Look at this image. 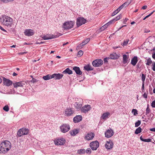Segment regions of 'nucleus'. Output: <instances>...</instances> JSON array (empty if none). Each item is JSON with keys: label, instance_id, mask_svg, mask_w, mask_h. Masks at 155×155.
<instances>
[{"label": "nucleus", "instance_id": "473e14b6", "mask_svg": "<svg viewBox=\"0 0 155 155\" xmlns=\"http://www.w3.org/2000/svg\"><path fill=\"white\" fill-rule=\"evenodd\" d=\"M123 62L124 64H125L127 62L128 57L126 54H124L123 55Z\"/></svg>", "mask_w": 155, "mask_h": 155}, {"label": "nucleus", "instance_id": "0e129e2a", "mask_svg": "<svg viewBox=\"0 0 155 155\" xmlns=\"http://www.w3.org/2000/svg\"><path fill=\"white\" fill-rule=\"evenodd\" d=\"M152 57L153 59L155 60V53L152 54Z\"/></svg>", "mask_w": 155, "mask_h": 155}, {"label": "nucleus", "instance_id": "b1692460", "mask_svg": "<svg viewBox=\"0 0 155 155\" xmlns=\"http://www.w3.org/2000/svg\"><path fill=\"white\" fill-rule=\"evenodd\" d=\"M122 17V15L121 14H120L118 16H117V17H116L115 18H114L113 19L109 21L108 22V23H110L111 24H112L113 23H114L115 21H116L118 20L119 19H120Z\"/></svg>", "mask_w": 155, "mask_h": 155}, {"label": "nucleus", "instance_id": "f704fd0d", "mask_svg": "<svg viewBox=\"0 0 155 155\" xmlns=\"http://www.w3.org/2000/svg\"><path fill=\"white\" fill-rule=\"evenodd\" d=\"M142 130L141 128L140 127H139L136 130L134 133L135 134H137L141 132Z\"/></svg>", "mask_w": 155, "mask_h": 155}, {"label": "nucleus", "instance_id": "f03ea898", "mask_svg": "<svg viewBox=\"0 0 155 155\" xmlns=\"http://www.w3.org/2000/svg\"><path fill=\"white\" fill-rule=\"evenodd\" d=\"M13 21V19L7 16L2 15L1 18L0 17V22L7 27H11Z\"/></svg>", "mask_w": 155, "mask_h": 155}, {"label": "nucleus", "instance_id": "3c124183", "mask_svg": "<svg viewBox=\"0 0 155 155\" xmlns=\"http://www.w3.org/2000/svg\"><path fill=\"white\" fill-rule=\"evenodd\" d=\"M152 69L154 71H155V62H153L152 65Z\"/></svg>", "mask_w": 155, "mask_h": 155}, {"label": "nucleus", "instance_id": "a19ab883", "mask_svg": "<svg viewBox=\"0 0 155 155\" xmlns=\"http://www.w3.org/2000/svg\"><path fill=\"white\" fill-rule=\"evenodd\" d=\"M129 41V39L124 40L123 43L122 45L124 46H126L127 44Z\"/></svg>", "mask_w": 155, "mask_h": 155}, {"label": "nucleus", "instance_id": "f8f14e48", "mask_svg": "<svg viewBox=\"0 0 155 155\" xmlns=\"http://www.w3.org/2000/svg\"><path fill=\"white\" fill-rule=\"evenodd\" d=\"M113 130L111 129H109L105 132V136L107 138H109L112 137L114 135Z\"/></svg>", "mask_w": 155, "mask_h": 155}, {"label": "nucleus", "instance_id": "79ce46f5", "mask_svg": "<svg viewBox=\"0 0 155 155\" xmlns=\"http://www.w3.org/2000/svg\"><path fill=\"white\" fill-rule=\"evenodd\" d=\"M120 11L119 9L117 8L115 11L112 14V16H113L116 15L117 13H118Z\"/></svg>", "mask_w": 155, "mask_h": 155}, {"label": "nucleus", "instance_id": "4d7b16f0", "mask_svg": "<svg viewBox=\"0 0 155 155\" xmlns=\"http://www.w3.org/2000/svg\"><path fill=\"white\" fill-rule=\"evenodd\" d=\"M124 7V5H122L117 8L119 9V10L120 11Z\"/></svg>", "mask_w": 155, "mask_h": 155}, {"label": "nucleus", "instance_id": "2f4dec72", "mask_svg": "<svg viewBox=\"0 0 155 155\" xmlns=\"http://www.w3.org/2000/svg\"><path fill=\"white\" fill-rule=\"evenodd\" d=\"M43 78L45 80H48L52 78V75H49V74L43 76Z\"/></svg>", "mask_w": 155, "mask_h": 155}, {"label": "nucleus", "instance_id": "4c0bfd02", "mask_svg": "<svg viewBox=\"0 0 155 155\" xmlns=\"http://www.w3.org/2000/svg\"><path fill=\"white\" fill-rule=\"evenodd\" d=\"M140 139L141 141H144V142H150L151 140V139H150V138H148V139H143V138H142V136H141L140 137Z\"/></svg>", "mask_w": 155, "mask_h": 155}, {"label": "nucleus", "instance_id": "0eeeda50", "mask_svg": "<svg viewBox=\"0 0 155 155\" xmlns=\"http://www.w3.org/2000/svg\"><path fill=\"white\" fill-rule=\"evenodd\" d=\"M90 146L93 150H95L99 146V143L97 140L92 141L90 143Z\"/></svg>", "mask_w": 155, "mask_h": 155}, {"label": "nucleus", "instance_id": "393cba45", "mask_svg": "<svg viewBox=\"0 0 155 155\" xmlns=\"http://www.w3.org/2000/svg\"><path fill=\"white\" fill-rule=\"evenodd\" d=\"M79 131V129H75L72 131H71L69 132L70 133L72 136H75L76 134H78Z\"/></svg>", "mask_w": 155, "mask_h": 155}, {"label": "nucleus", "instance_id": "7ed1b4c3", "mask_svg": "<svg viewBox=\"0 0 155 155\" xmlns=\"http://www.w3.org/2000/svg\"><path fill=\"white\" fill-rule=\"evenodd\" d=\"M74 23L75 21H72L65 22L63 24V27L64 29L69 30L73 27Z\"/></svg>", "mask_w": 155, "mask_h": 155}, {"label": "nucleus", "instance_id": "13d9d810", "mask_svg": "<svg viewBox=\"0 0 155 155\" xmlns=\"http://www.w3.org/2000/svg\"><path fill=\"white\" fill-rule=\"evenodd\" d=\"M0 29L2 31H5V32L7 33V31L3 28L1 26H0Z\"/></svg>", "mask_w": 155, "mask_h": 155}, {"label": "nucleus", "instance_id": "dca6fc26", "mask_svg": "<svg viewBox=\"0 0 155 155\" xmlns=\"http://www.w3.org/2000/svg\"><path fill=\"white\" fill-rule=\"evenodd\" d=\"M63 76V74L60 73L54 74H52V78H55V80L60 79Z\"/></svg>", "mask_w": 155, "mask_h": 155}, {"label": "nucleus", "instance_id": "37998d69", "mask_svg": "<svg viewBox=\"0 0 155 155\" xmlns=\"http://www.w3.org/2000/svg\"><path fill=\"white\" fill-rule=\"evenodd\" d=\"M141 124V121L140 120H138L137 122L135 123V127H138Z\"/></svg>", "mask_w": 155, "mask_h": 155}, {"label": "nucleus", "instance_id": "423d86ee", "mask_svg": "<svg viewBox=\"0 0 155 155\" xmlns=\"http://www.w3.org/2000/svg\"><path fill=\"white\" fill-rule=\"evenodd\" d=\"M60 129L61 132L65 133L67 132L70 129V127L69 124H64L60 127Z\"/></svg>", "mask_w": 155, "mask_h": 155}, {"label": "nucleus", "instance_id": "09e8293b", "mask_svg": "<svg viewBox=\"0 0 155 155\" xmlns=\"http://www.w3.org/2000/svg\"><path fill=\"white\" fill-rule=\"evenodd\" d=\"M83 51L81 50H80L78 52V55H79L80 57H81L83 55Z\"/></svg>", "mask_w": 155, "mask_h": 155}, {"label": "nucleus", "instance_id": "c03bdc74", "mask_svg": "<svg viewBox=\"0 0 155 155\" xmlns=\"http://www.w3.org/2000/svg\"><path fill=\"white\" fill-rule=\"evenodd\" d=\"M4 110L6 111H8L9 110V108L8 105H5L3 108Z\"/></svg>", "mask_w": 155, "mask_h": 155}, {"label": "nucleus", "instance_id": "cd10ccee", "mask_svg": "<svg viewBox=\"0 0 155 155\" xmlns=\"http://www.w3.org/2000/svg\"><path fill=\"white\" fill-rule=\"evenodd\" d=\"M23 135V133L22 132L21 129H19L17 131L16 136L17 138L21 137Z\"/></svg>", "mask_w": 155, "mask_h": 155}, {"label": "nucleus", "instance_id": "603ef678", "mask_svg": "<svg viewBox=\"0 0 155 155\" xmlns=\"http://www.w3.org/2000/svg\"><path fill=\"white\" fill-rule=\"evenodd\" d=\"M141 90L143 92H144V83H142Z\"/></svg>", "mask_w": 155, "mask_h": 155}, {"label": "nucleus", "instance_id": "aec40b11", "mask_svg": "<svg viewBox=\"0 0 155 155\" xmlns=\"http://www.w3.org/2000/svg\"><path fill=\"white\" fill-rule=\"evenodd\" d=\"M3 83L7 86H9L12 84V81L8 79L4 78L3 79Z\"/></svg>", "mask_w": 155, "mask_h": 155}, {"label": "nucleus", "instance_id": "bf43d9fd", "mask_svg": "<svg viewBox=\"0 0 155 155\" xmlns=\"http://www.w3.org/2000/svg\"><path fill=\"white\" fill-rule=\"evenodd\" d=\"M128 20V19L127 18H125V19L123 21V23L124 24H126L127 21Z\"/></svg>", "mask_w": 155, "mask_h": 155}, {"label": "nucleus", "instance_id": "9d476101", "mask_svg": "<svg viewBox=\"0 0 155 155\" xmlns=\"http://www.w3.org/2000/svg\"><path fill=\"white\" fill-rule=\"evenodd\" d=\"M91 108V107L90 105H85L81 108V111L82 112L86 113L89 111Z\"/></svg>", "mask_w": 155, "mask_h": 155}, {"label": "nucleus", "instance_id": "c756f323", "mask_svg": "<svg viewBox=\"0 0 155 155\" xmlns=\"http://www.w3.org/2000/svg\"><path fill=\"white\" fill-rule=\"evenodd\" d=\"M74 105L75 107H76V108L77 109V110H80V109H81V107H82V104H79L78 102H76L74 104Z\"/></svg>", "mask_w": 155, "mask_h": 155}, {"label": "nucleus", "instance_id": "c85d7f7f", "mask_svg": "<svg viewBox=\"0 0 155 155\" xmlns=\"http://www.w3.org/2000/svg\"><path fill=\"white\" fill-rule=\"evenodd\" d=\"M63 73L64 74H72V71L69 68H67L63 72Z\"/></svg>", "mask_w": 155, "mask_h": 155}, {"label": "nucleus", "instance_id": "5fc2aeb1", "mask_svg": "<svg viewBox=\"0 0 155 155\" xmlns=\"http://www.w3.org/2000/svg\"><path fill=\"white\" fill-rule=\"evenodd\" d=\"M31 81L33 83H34L38 81L35 78H33L32 80H31Z\"/></svg>", "mask_w": 155, "mask_h": 155}, {"label": "nucleus", "instance_id": "39448f33", "mask_svg": "<svg viewBox=\"0 0 155 155\" xmlns=\"http://www.w3.org/2000/svg\"><path fill=\"white\" fill-rule=\"evenodd\" d=\"M103 63V61L101 59H97L93 61L92 62L93 65L96 67L101 66Z\"/></svg>", "mask_w": 155, "mask_h": 155}, {"label": "nucleus", "instance_id": "69168bd1", "mask_svg": "<svg viewBox=\"0 0 155 155\" xmlns=\"http://www.w3.org/2000/svg\"><path fill=\"white\" fill-rule=\"evenodd\" d=\"M27 52H20L19 53V54L20 55H23L25 54H26Z\"/></svg>", "mask_w": 155, "mask_h": 155}, {"label": "nucleus", "instance_id": "f257e3e1", "mask_svg": "<svg viewBox=\"0 0 155 155\" xmlns=\"http://www.w3.org/2000/svg\"><path fill=\"white\" fill-rule=\"evenodd\" d=\"M11 143L8 141L5 140L0 143V153H5L11 148Z\"/></svg>", "mask_w": 155, "mask_h": 155}, {"label": "nucleus", "instance_id": "72a5a7b5", "mask_svg": "<svg viewBox=\"0 0 155 155\" xmlns=\"http://www.w3.org/2000/svg\"><path fill=\"white\" fill-rule=\"evenodd\" d=\"M90 39L89 38H86L85 40L83 41L82 42L81 44V46L84 45L90 41Z\"/></svg>", "mask_w": 155, "mask_h": 155}, {"label": "nucleus", "instance_id": "412c9836", "mask_svg": "<svg viewBox=\"0 0 155 155\" xmlns=\"http://www.w3.org/2000/svg\"><path fill=\"white\" fill-rule=\"evenodd\" d=\"M73 70L78 75L82 74V72L81 71L80 68L78 67H74L73 68Z\"/></svg>", "mask_w": 155, "mask_h": 155}, {"label": "nucleus", "instance_id": "f3484780", "mask_svg": "<svg viewBox=\"0 0 155 155\" xmlns=\"http://www.w3.org/2000/svg\"><path fill=\"white\" fill-rule=\"evenodd\" d=\"M25 85V83L24 81H20L15 83L13 84L14 87H23L24 85Z\"/></svg>", "mask_w": 155, "mask_h": 155}, {"label": "nucleus", "instance_id": "e433bc0d", "mask_svg": "<svg viewBox=\"0 0 155 155\" xmlns=\"http://www.w3.org/2000/svg\"><path fill=\"white\" fill-rule=\"evenodd\" d=\"M85 153V150L84 149H82L78 150V153L79 154H84Z\"/></svg>", "mask_w": 155, "mask_h": 155}, {"label": "nucleus", "instance_id": "7c9ffc66", "mask_svg": "<svg viewBox=\"0 0 155 155\" xmlns=\"http://www.w3.org/2000/svg\"><path fill=\"white\" fill-rule=\"evenodd\" d=\"M111 24L110 23H108V22L105 24V25L101 27L100 28L101 31H103L104 30L105 28L107 27L109 25Z\"/></svg>", "mask_w": 155, "mask_h": 155}, {"label": "nucleus", "instance_id": "052dcab7", "mask_svg": "<svg viewBox=\"0 0 155 155\" xmlns=\"http://www.w3.org/2000/svg\"><path fill=\"white\" fill-rule=\"evenodd\" d=\"M147 8V5H144L142 7V8L143 9H146Z\"/></svg>", "mask_w": 155, "mask_h": 155}, {"label": "nucleus", "instance_id": "a878e982", "mask_svg": "<svg viewBox=\"0 0 155 155\" xmlns=\"http://www.w3.org/2000/svg\"><path fill=\"white\" fill-rule=\"evenodd\" d=\"M21 129L24 135H27L29 133V130L28 128L23 127Z\"/></svg>", "mask_w": 155, "mask_h": 155}, {"label": "nucleus", "instance_id": "c9c22d12", "mask_svg": "<svg viewBox=\"0 0 155 155\" xmlns=\"http://www.w3.org/2000/svg\"><path fill=\"white\" fill-rule=\"evenodd\" d=\"M147 62L146 63V64L147 65L149 66L153 63L150 58H148L147 59Z\"/></svg>", "mask_w": 155, "mask_h": 155}, {"label": "nucleus", "instance_id": "338daca9", "mask_svg": "<svg viewBox=\"0 0 155 155\" xmlns=\"http://www.w3.org/2000/svg\"><path fill=\"white\" fill-rule=\"evenodd\" d=\"M150 16L148 15L147 16H146L143 19V20H145L147 18L149 17Z\"/></svg>", "mask_w": 155, "mask_h": 155}, {"label": "nucleus", "instance_id": "6e6552de", "mask_svg": "<svg viewBox=\"0 0 155 155\" xmlns=\"http://www.w3.org/2000/svg\"><path fill=\"white\" fill-rule=\"evenodd\" d=\"M59 36L58 35H54L51 34H47L45 35H43L42 38L44 40H47L53 38H58Z\"/></svg>", "mask_w": 155, "mask_h": 155}, {"label": "nucleus", "instance_id": "4be33fe9", "mask_svg": "<svg viewBox=\"0 0 155 155\" xmlns=\"http://www.w3.org/2000/svg\"><path fill=\"white\" fill-rule=\"evenodd\" d=\"M138 61L137 56H135L131 59V64L133 66H134L137 64Z\"/></svg>", "mask_w": 155, "mask_h": 155}, {"label": "nucleus", "instance_id": "a211bd4d", "mask_svg": "<svg viewBox=\"0 0 155 155\" xmlns=\"http://www.w3.org/2000/svg\"><path fill=\"white\" fill-rule=\"evenodd\" d=\"M73 120L75 123H78L82 120V117L81 115H77L74 118Z\"/></svg>", "mask_w": 155, "mask_h": 155}, {"label": "nucleus", "instance_id": "6ab92c4d", "mask_svg": "<svg viewBox=\"0 0 155 155\" xmlns=\"http://www.w3.org/2000/svg\"><path fill=\"white\" fill-rule=\"evenodd\" d=\"M110 114V113L109 112L104 113L101 116V118L104 120H106L109 117Z\"/></svg>", "mask_w": 155, "mask_h": 155}, {"label": "nucleus", "instance_id": "58836bf2", "mask_svg": "<svg viewBox=\"0 0 155 155\" xmlns=\"http://www.w3.org/2000/svg\"><path fill=\"white\" fill-rule=\"evenodd\" d=\"M149 105L148 104L147 105V107L146 109V115H147V114H149V113L150 112V110L149 109Z\"/></svg>", "mask_w": 155, "mask_h": 155}, {"label": "nucleus", "instance_id": "5701e85b", "mask_svg": "<svg viewBox=\"0 0 155 155\" xmlns=\"http://www.w3.org/2000/svg\"><path fill=\"white\" fill-rule=\"evenodd\" d=\"M94 68H92L90 64H87L84 67V70L87 71H90L93 70Z\"/></svg>", "mask_w": 155, "mask_h": 155}, {"label": "nucleus", "instance_id": "9b49d317", "mask_svg": "<svg viewBox=\"0 0 155 155\" xmlns=\"http://www.w3.org/2000/svg\"><path fill=\"white\" fill-rule=\"evenodd\" d=\"M113 143L111 140H109L107 141V143L105 145L106 149L107 150L111 149L113 147Z\"/></svg>", "mask_w": 155, "mask_h": 155}, {"label": "nucleus", "instance_id": "20e7f679", "mask_svg": "<svg viewBox=\"0 0 155 155\" xmlns=\"http://www.w3.org/2000/svg\"><path fill=\"white\" fill-rule=\"evenodd\" d=\"M87 20L83 17H78L77 19L76 24L78 27H79L85 24Z\"/></svg>", "mask_w": 155, "mask_h": 155}, {"label": "nucleus", "instance_id": "2eb2a0df", "mask_svg": "<svg viewBox=\"0 0 155 155\" xmlns=\"http://www.w3.org/2000/svg\"><path fill=\"white\" fill-rule=\"evenodd\" d=\"M74 113V111L71 108H67L65 110V115L70 116Z\"/></svg>", "mask_w": 155, "mask_h": 155}, {"label": "nucleus", "instance_id": "8fccbe9b", "mask_svg": "<svg viewBox=\"0 0 155 155\" xmlns=\"http://www.w3.org/2000/svg\"><path fill=\"white\" fill-rule=\"evenodd\" d=\"M86 152L87 153H91V149L90 148H88L86 150Z\"/></svg>", "mask_w": 155, "mask_h": 155}, {"label": "nucleus", "instance_id": "de8ad7c7", "mask_svg": "<svg viewBox=\"0 0 155 155\" xmlns=\"http://www.w3.org/2000/svg\"><path fill=\"white\" fill-rule=\"evenodd\" d=\"M14 0H1V1L4 3H7L8 2H11L13 1Z\"/></svg>", "mask_w": 155, "mask_h": 155}, {"label": "nucleus", "instance_id": "e2e57ef3", "mask_svg": "<svg viewBox=\"0 0 155 155\" xmlns=\"http://www.w3.org/2000/svg\"><path fill=\"white\" fill-rule=\"evenodd\" d=\"M150 130L152 131L155 132V127L150 129Z\"/></svg>", "mask_w": 155, "mask_h": 155}, {"label": "nucleus", "instance_id": "a18cd8bd", "mask_svg": "<svg viewBox=\"0 0 155 155\" xmlns=\"http://www.w3.org/2000/svg\"><path fill=\"white\" fill-rule=\"evenodd\" d=\"M132 112L134 115H136L138 114L137 111L136 109H133L132 110Z\"/></svg>", "mask_w": 155, "mask_h": 155}, {"label": "nucleus", "instance_id": "ea45409f", "mask_svg": "<svg viewBox=\"0 0 155 155\" xmlns=\"http://www.w3.org/2000/svg\"><path fill=\"white\" fill-rule=\"evenodd\" d=\"M146 75L143 74H142V78L141 80L142 81V83H145L144 81L146 78Z\"/></svg>", "mask_w": 155, "mask_h": 155}, {"label": "nucleus", "instance_id": "1a4fd4ad", "mask_svg": "<svg viewBox=\"0 0 155 155\" xmlns=\"http://www.w3.org/2000/svg\"><path fill=\"white\" fill-rule=\"evenodd\" d=\"M65 142V140L63 138H59L54 141L55 144L58 145H64Z\"/></svg>", "mask_w": 155, "mask_h": 155}, {"label": "nucleus", "instance_id": "49530a36", "mask_svg": "<svg viewBox=\"0 0 155 155\" xmlns=\"http://www.w3.org/2000/svg\"><path fill=\"white\" fill-rule=\"evenodd\" d=\"M110 59V58L107 57L105 58L104 59V62L105 64L107 63L108 61V60Z\"/></svg>", "mask_w": 155, "mask_h": 155}, {"label": "nucleus", "instance_id": "bb28decb", "mask_svg": "<svg viewBox=\"0 0 155 155\" xmlns=\"http://www.w3.org/2000/svg\"><path fill=\"white\" fill-rule=\"evenodd\" d=\"M110 57L111 59H116L118 58V57L116 53H113L110 54Z\"/></svg>", "mask_w": 155, "mask_h": 155}, {"label": "nucleus", "instance_id": "6e6d98bb", "mask_svg": "<svg viewBox=\"0 0 155 155\" xmlns=\"http://www.w3.org/2000/svg\"><path fill=\"white\" fill-rule=\"evenodd\" d=\"M143 97L145 99H147V94L145 92H144V94L143 95Z\"/></svg>", "mask_w": 155, "mask_h": 155}, {"label": "nucleus", "instance_id": "4468645a", "mask_svg": "<svg viewBox=\"0 0 155 155\" xmlns=\"http://www.w3.org/2000/svg\"><path fill=\"white\" fill-rule=\"evenodd\" d=\"M94 137V134L92 132L88 133L84 138L86 140H89L92 139Z\"/></svg>", "mask_w": 155, "mask_h": 155}, {"label": "nucleus", "instance_id": "ddd939ff", "mask_svg": "<svg viewBox=\"0 0 155 155\" xmlns=\"http://www.w3.org/2000/svg\"><path fill=\"white\" fill-rule=\"evenodd\" d=\"M24 34L28 36H31L33 35L34 34V31L31 29H26L24 32Z\"/></svg>", "mask_w": 155, "mask_h": 155}, {"label": "nucleus", "instance_id": "864d4df0", "mask_svg": "<svg viewBox=\"0 0 155 155\" xmlns=\"http://www.w3.org/2000/svg\"><path fill=\"white\" fill-rule=\"evenodd\" d=\"M151 104V106L153 107H155V100H154L152 101Z\"/></svg>", "mask_w": 155, "mask_h": 155}, {"label": "nucleus", "instance_id": "774afa93", "mask_svg": "<svg viewBox=\"0 0 155 155\" xmlns=\"http://www.w3.org/2000/svg\"><path fill=\"white\" fill-rule=\"evenodd\" d=\"M155 12V11H153L152 12H151V13H150L149 15H148L150 16L151 15L153 14V13Z\"/></svg>", "mask_w": 155, "mask_h": 155}, {"label": "nucleus", "instance_id": "680f3d73", "mask_svg": "<svg viewBox=\"0 0 155 155\" xmlns=\"http://www.w3.org/2000/svg\"><path fill=\"white\" fill-rule=\"evenodd\" d=\"M127 3V2H126L125 3H123L122 5H124V7L125 6L126 7L127 6H128L129 5V4H128L127 5H126Z\"/></svg>", "mask_w": 155, "mask_h": 155}]
</instances>
